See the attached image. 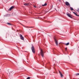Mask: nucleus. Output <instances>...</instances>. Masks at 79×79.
<instances>
[{
	"label": "nucleus",
	"mask_w": 79,
	"mask_h": 79,
	"mask_svg": "<svg viewBox=\"0 0 79 79\" xmlns=\"http://www.w3.org/2000/svg\"><path fill=\"white\" fill-rule=\"evenodd\" d=\"M40 54L42 57H44V52H43V51L42 49H41L40 50Z\"/></svg>",
	"instance_id": "1"
},
{
	"label": "nucleus",
	"mask_w": 79,
	"mask_h": 79,
	"mask_svg": "<svg viewBox=\"0 0 79 79\" xmlns=\"http://www.w3.org/2000/svg\"><path fill=\"white\" fill-rule=\"evenodd\" d=\"M31 50L33 53H35V49L33 46L31 47Z\"/></svg>",
	"instance_id": "2"
},
{
	"label": "nucleus",
	"mask_w": 79,
	"mask_h": 79,
	"mask_svg": "<svg viewBox=\"0 0 79 79\" xmlns=\"http://www.w3.org/2000/svg\"><path fill=\"white\" fill-rule=\"evenodd\" d=\"M54 40H55V42L56 43V44L57 46V45H58V41H57L56 39H55V38H54Z\"/></svg>",
	"instance_id": "3"
},
{
	"label": "nucleus",
	"mask_w": 79,
	"mask_h": 79,
	"mask_svg": "<svg viewBox=\"0 0 79 79\" xmlns=\"http://www.w3.org/2000/svg\"><path fill=\"white\" fill-rule=\"evenodd\" d=\"M19 37H20V39H21V40H24V37H23V35H22L20 34Z\"/></svg>",
	"instance_id": "4"
},
{
	"label": "nucleus",
	"mask_w": 79,
	"mask_h": 79,
	"mask_svg": "<svg viewBox=\"0 0 79 79\" xmlns=\"http://www.w3.org/2000/svg\"><path fill=\"white\" fill-rule=\"evenodd\" d=\"M67 15L69 17V18H73V17H72L70 15V14H68V12L67 13Z\"/></svg>",
	"instance_id": "5"
},
{
	"label": "nucleus",
	"mask_w": 79,
	"mask_h": 79,
	"mask_svg": "<svg viewBox=\"0 0 79 79\" xmlns=\"http://www.w3.org/2000/svg\"><path fill=\"white\" fill-rule=\"evenodd\" d=\"M65 3V5H66V6H69V5L70 6V4H69V3L68 2H66Z\"/></svg>",
	"instance_id": "6"
},
{
	"label": "nucleus",
	"mask_w": 79,
	"mask_h": 79,
	"mask_svg": "<svg viewBox=\"0 0 79 79\" xmlns=\"http://www.w3.org/2000/svg\"><path fill=\"white\" fill-rule=\"evenodd\" d=\"M73 13L74 14V15H76V16H79V15H77V14L75 12H73Z\"/></svg>",
	"instance_id": "7"
},
{
	"label": "nucleus",
	"mask_w": 79,
	"mask_h": 79,
	"mask_svg": "<svg viewBox=\"0 0 79 79\" xmlns=\"http://www.w3.org/2000/svg\"><path fill=\"white\" fill-rule=\"evenodd\" d=\"M24 5H25V6H28L29 5V3H25L23 4Z\"/></svg>",
	"instance_id": "8"
},
{
	"label": "nucleus",
	"mask_w": 79,
	"mask_h": 79,
	"mask_svg": "<svg viewBox=\"0 0 79 79\" xmlns=\"http://www.w3.org/2000/svg\"><path fill=\"white\" fill-rule=\"evenodd\" d=\"M59 73L60 74L61 77H63V74H62L61 73L60 71H59Z\"/></svg>",
	"instance_id": "9"
},
{
	"label": "nucleus",
	"mask_w": 79,
	"mask_h": 79,
	"mask_svg": "<svg viewBox=\"0 0 79 79\" xmlns=\"http://www.w3.org/2000/svg\"><path fill=\"white\" fill-rule=\"evenodd\" d=\"M13 8H14V7L13 6H12L11 7H10L9 9V10H10V11H11V10L13 9Z\"/></svg>",
	"instance_id": "10"
},
{
	"label": "nucleus",
	"mask_w": 79,
	"mask_h": 79,
	"mask_svg": "<svg viewBox=\"0 0 79 79\" xmlns=\"http://www.w3.org/2000/svg\"><path fill=\"white\" fill-rule=\"evenodd\" d=\"M47 3H45L44 5H42V6H47Z\"/></svg>",
	"instance_id": "11"
},
{
	"label": "nucleus",
	"mask_w": 79,
	"mask_h": 79,
	"mask_svg": "<svg viewBox=\"0 0 79 79\" xmlns=\"http://www.w3.org/2000/svg\"><path fill=\"white\" fill-rule=\"evenodd\" d=\"M65 44L66 45H69V43H67Z\"/></svg>",
	"instance_id": "12"
},
{
	"label": "nucleus",
	"mask_w": 79,
	"mask_h": 79,
	"mask_svg": "<svg viewBox=\"0 0 79 79\" xmlns=\"http://www.w3.org/2000/svg\"><path fill=\"white\" fill-rule=\"evenodd\" d=\"M70 10H72V11H73V8L72 7H70Z\"/></svg>",
	"instance_id": "13"
},
{
	"label": "nucleus",
	"mask_w": 79,
	"mask_h": 79,
	"mask_svg": "<svg viewBox=\"0 0 79 79\" xmlns=\"http://www.w3.org/2000/svg\"><path fill=\"white\" fill-rule=\"evenodd\" d=\"M7 24H8V25H10L11 26V23H7Z\"/></svg>",
	"instance_id": "14"
},
{
	"label": "nucleus",
	"mask_w": 79,
	"mask_h": 79,
	"mask_svg": "<svg viewBox=\"0 0 79 79\" xmlns=\"http://www.w3.org/2000/svg\"><path fill=\"white\" fill-rule=\"evenodd\" d=\"M77 11L78 12H79V9H78L77 10Z\"/></svg>",
	"instance_id": "15"
},
{
	"label": "nucleus",
	"mask_w": 79,
	"mask_h": 79,
	"mask_svg": "<svg viewBox=\"0 0 79 79\" xmlns=\"http://www.w3.org/2000/svg\"><path fill=\"white\" fill-rule=\"evenodd\" d=\"M78 73H77L75 74L76 76H79Z\"/></svg>",
	"instance_id": "16"
},
{
	"label": "nucleus",
	"mask_w": 79,
	"mask_h": 79,
	"mask_svg": "<svg viewBox=\"0 0 79 79\" xmlns=\"http://www.w3.org/2000/svg\"><path fill=\"white\" fill-rule=\"evenodd\" d=\"M27 79H30V77H27Z\"/></svg>",
	"instance_id": "17"
},
{
	"label": "nucleus",
	"mask_w": 79,
	"mask_h": 79,
	"mask_svg": "<svg viewBox=\"0 0 79 79\" xmlns=\"http://www.w3.org/2000/svg\"><path fill=\"white\" fill-rule=\"evenodd\" d=\"M66 50H67V48H65V51H66Z\"/></svg>",
	"instance_id": "18"
},
{
	"label": "nucleus",
	"mask_w": 79,
	"mask_h": 79,
	"mask_svg": "<svg viewBox=\"0 0 79 79\" xmlns=\"http://www.w3.org/2000/svg\"><path fill=\"white\" fill-rule=\"evenodd\" d=\"M29 27V28H31V27Z\"/></svg>",
	"instance_id": "19"
},
{
	"label": "nucleus",
	"mask_w": 79,
	"mask_h": 79,
	"mask_svg": "<svg viewBox=\"0 0 79 79\" xmlns=\"http://www.w3.org/2000/svg\"><path fill=\"white\" fill-rule=\"evenodd\" d=\"M34 7L35 8H36V6H34Z\"/></svg>",
	"instance_id": "20"
},
{
	"label": "nucleus",
	"mask_w": 79,
	"mask_h": 79,
	"mask_svg": "<svg viewBox=\"0 0 79 79\" xmlns=\"http://www.w3.org/2000/svg\"><path fill=\"white\" fill-rule=\"evenodd\" d=\"M78 76H79V73H78Z\"/></svg>",
	"instance_id": "21"
}]
</instances>
